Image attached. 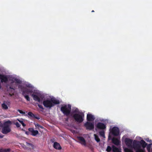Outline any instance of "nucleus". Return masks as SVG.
I'll return each instance as SVG.
<instances>
[{"label": "nucleus", "instance_id": "6", "mask_svg": "<svg viewBox=\"0 0 152 152\" xmlns=\"http://www.w3.org/2000/svg\"><path fill=\"white\" fill-rule=\"evenodd\" d=\"M32 96L35 101L39 102H42L43 98V95L37 91L34 92V94H32Z\"/></svg>", "mask_w": 152, "mask_h": 152}, {"label": "nucleus", "instance_id": "28", "mask_svg": "<svg viewBox=\"0 0 152 152\" xmlns=\"http://www.w3.org/2000/svg\"><path fill=\"white\" fill-rule=\"evenodd\" d=\"M15 124L17 127H19L20 126V125L18 122H16L15 123Z\"/></svg>", "mask_w": 152, "mask_h": 152}, {"label": "nucleus", "instance_id": "22", "mask_svg": "<svg viewBox=\"0 0 152 152\" xmlns=\"http://www.w3.org/2000/svg\"><path fill=\"white\" fill-rule=\"evenodd\" d=\"M99 134L101 136L104 138H105L104 132V131H101L99 132Z\"/></svg>", "mask_w": 152, "mask_h": 152}, {"label": "nucleus", "instance_id": "19", "mask_svg": "<svg viewBox=\"0 0 152 152\" xmlns=\"http://www.w3.org/2000/svg\"><path fill=\"white\" fill-rule=\"evenodd\" d=\"M94 136L95 139L97 142H100V139L99 138V137L96 134H94Z\"/></svg>", "mask_w": 152, "mask_h": 152}, {"label": "nucleus", "instance_id": "17", "mask_svg": "<svg viewBox=\"0 0 152 152\" xmlns=\"http://www.w3.org/2000/svg\"><path fill=\"white\" fill-rule=\"evenodd\" d=\"M113 150L114 152H121V149L120 148H116L114 146H113Z\"/></svg>", "mask_w": 152, "mask_h": 152}, {"label": "nucleus", "instance_id": "33", "mask_svg": "<svg viewBox=\"0 0 152 152\" xmlns=\"http://www.w3.org/2000/svg\"><path fill=\"white\" fill-rule=\"evenodd\" d=\"M139 138L140 139H141V138L140 137H139Z\"/></svg>", "mask_w": 152, "mask_h": 152}, {"label": "nucleus", "instance_id": "14", "mask_svg": "<svg viewBox=\"0 0 152 152\" xmlns=\"http://www.w3.org/2000/svg\"><path fill=\"white\" fill-rule=\"evenodd\" d=\"M94 116L90 113H88L87 115V119L88 121H92L94 120Z\"/></svg>", "mask_w": 152, "mask_h": 152}, {"label": "nucleus", "instance_id": "15", "mask_svg": "<svg viewBox=\"0 0 152 152\" xmlns=\"http://www.w3.org/2000/svg\"><path fill=\"white\" fill-rule=\"evenodd\" d=\"M53 147L57 149L60 150L61 149V148L59 144L56 142L54 143Z\"/></svg>", "mask_w": 152, "mask_h": 152}, {"label": "nucleus", "instance_id": "9", "mask_svg": "<svg viewBox=\"0 0 152 152\" xmlns=\"http://www.w3.org/2000/svg\"><path fill=\"white\" fill-rule=\"evenodd\" d=\"M86 129L90 130H92L94 128V124L93 123L86 122L84 125Z\"/></svg>", "mask_w": 152, "mask_h": 152}, {"label": "nucleus", "instance_id": "8", "mask_svg": "<svg viewBox=\"0 0 152 152\" xmlns=\"http://www.w3.org/2000/svg\"><path fill=\"white\" fill-rule=\"evenodd\" d=\"M77 139L79 142L83 145L88 147V148H90L91 146L88 145L86 143L85 139L81 137H77Z\"/></svg>", "mask_w": 152, "mask_h": 152}, {"label": "nucleus", "instance_id": "29", "mask_svg": "<svg viewBox=\"0 0 152 152\" xmlns=\"http://www.w3.org/2000/svg\"><path fill=\"white\" fill-rule=\"evenodd\" d=\"M38 107L39 108L41 109L42 110L43 109V107L42 106V105H40V104H38Z\"/></svg>", "mask_w": 152, "mask_h": 152}, {"label": "nucleus", "instance_id": "18", "mask_svg": "<svg viewBox=\"0 0 152 152\" xmlns=\"http://www.w3.org/2000/svg\"><path fill=\"white\" fill-rule=\"evenodd\" d=\"M18 120L19 121V122L23 126H26V125L24 124L23 122V119H17L16 120Z\"/></svg>", "mask_w": 152, "mask_h": 152}, {"label": "nucleus", "instance_id": "20", "mask_svg": "<svg viewBox=\"0 0 152 152\" xmlns=\"http://www.w3.org/2000/svg\"><path fill=\"white\" fill-rule=\"evenodd\" d=\"M124 150L125 152H133L132 149H129L126 148H124Z\"/></svg>", "mask_w": 152, "mask_h": 152}, {"label": "nucleus", "instance_id": "30", "mask_svg": "<svg viewBox=\"0 0 152 152\" xmlns=\"http://www.w3.org/2000/svg\"><path fill=\"white\" fill-rule=\"evenodd\" d=\"M146 140L148 142H151V140H149V139H146Z\"/></svg>", "mask_w": 152, "mask_h": 152}, {"label": "nucleus", "instance_id": "26", "mask_svg": "<svg viewBox=\"0 0 152 152\" xmlns=\"http://www.w3.org/2000/svg\"><path fill=\"white\" fill-rule=\"evenodd\" d=\"M18 111L20 114L23 115L25 114V113L22 110H18Z\"/></svg>", "mask_w": 152, "mask_h": 152}, {"label": "nucleus", "instance_id": "13", "mask_svg": "<svg viewBox=\"0 0 152 152\" xmlns=\"http://www.w3.org/2000/svg\"><path fill=\"white\" fill-rule=\"evenodd\" d=\"M28 130L31 133V134L33 136H36L39 133V132L38 131L35 130L32 128H29Z\"/></svg>", "mask_w": 152, "mask_h": 152}, {"label": "nucleus", "instance_id": "16", "mask_svg": "<svg viewBox=\"0 0 152 152\" xmlns=\"http://www.w3.org/2000/svg\"><path fill=\"white\" fill-rule=\"evenodd\" d=\"M112 141L115 144L118 145L120 143L119 140L118 139L115 138H113L112 139Z\"/></svg>", "mask_w": 152, "mask_h": 152}, {"label": "nucleus", "instance_id": "2", "mask_svg": "<svg viewBox=\"0 0 152 152\" xmlns=\"http://www.w3.org/2000/svg\"><path fill=\"white\" fill-rule=\"evenodd\" d=\"M125 136L123 137L124 140L126 145L129 147L134 149L136 150V152H145L144 148L146 145V143L143 140L140 142L136 140L130 139L128 138H125Z\"/></svg>", "mask_w": 152, "mask_h": 152}, {"label": "nucleus", "instance_id": "11", "mask_svg": "<svg viewBox=\"0 0 152 152\" xmlns=\"http://www.w3.org/2000/svg\"><path fill=\"white\" fill-rule=\"evenodd\" d=\"M106 127V125L102 123H99L96 125V129H105Z\"/></svg>", "mask_w": 152, "mask_h": 152}, {"label": "nucleus", "instance_id": "31", "mask_svg": "<svg viewBox=\"0 0 152 152\" xmlns=\"http://www.w3.org/2000/svg\"><path fill=\"white\" fill-rule=\"evenodd\" d=\"M26 134H28V132H26Z\"/></svg>", "mask_w": 152, "mask_h": 152}, {"label": "nucleus", "instance_id": "3", "mask_svg": "<svg viewBox=\"0 0 152 152\" xmlns=\"http://www.w3.org/2000/svg\"><path fill=\"white\" fill-rule=\"evenodd\" d=\"M59 103V101L53 96H48L44 99L43 104L44 106L47 108H50L55 104Z\"/></svg>", "mask_w": 152, "mask_h": 152}, {"label": "nucleus", "instance_id": "23", "mask_svg": "<svg viewBox=\"0 0 152 152\" xmlns=\"http://www.w3.org/2000/svg\"><path fill=\"white\" fill-rule=\"evenodd\" d=\"M151 144H149L147 146V148L148 152H151V151L150 150L151 148Z\"/></svg>", "mask_w": 152, "mask_h": 152}, {"label": "nucleus", "instance_id": "1", "mask_svg": "<svg viewBox=\"0 0 152 152\" xmlns=\"http://www.w3.org/2000/svg\"><path fill=\"white\" fill-rule=\"evenodd\" d=\"M0 79L1 80L2 83H6L7 81H9L10 83V88L13 90L16 86H18L19 88L21 89L25 98L27 101L30 100V98L28 96L25 94L26 93L31 94L34 91L33 87L31 84L28 82H25V83L22 84L20 85L21 81L17 78L15 75L6 76L0 74ZM1 87V83L0 82V88Z\"/></svg>", "mask_w": 152, "mask_h": 152}, {"label": "nucleus", "instance_id": "25", "mask_svg": "<svg viewBox=\"0 0 152 152\" xmlns=\"http://www.w3.org/2000/svg\"><path fill=\"white\" fill-rule=\"evenodd\" d=\"M35 127L36 128L39 127H40V128H43V127L42 126H40L38 124H35Z\"/></svg>", "mask_w": 152, "mask_h": 152}, {"label": "nucleus", "instance_id": "34", "mask_svg": "<svg viewBox=\"0 0 152 152\" xmlns=\"http://www.w3.org/2000/svg\"><path fill=\"white\" fill-rule=\"evenodd\" d=\"M10 94L11 95V96L12 95Z\"/></svg>", "mask_w": 152, "mask_h": 152}, {"label": "nucleus", "instance_id": "4", "mask_svg": "<svg viewBox=\"0 0 152 152\" xmlns=\"http://www.w3.org/2000/svg\"><path fill=\"white\" fill-rule=\"evenodd\" d=\"M73 117L75 120L78 122H81L83 120L84 115L83 113L79 111L77 108H74L73 109Z\"/></svg>", "mask_w": 152, "mask_h": 152}, {"label": "nucleus", "instance_id": "21", "mask_svg": "<svg viewBox=\"0 0 152 152\" xmlns=\"http://www.w3.org/2000/svg\"><path fill=\"white\" fill-rule=\"evenodd\" d=\"M10 149H0V152H7L10 151Z\"/></svg>", "mask_w": 152, "mask_h": 152}, {"label": "nucleus", "instance_id": "5", "mask_svg": "<svg viewBox=\"0 0 152 152\" xmlns=\"http://www.w3.org/2000/svg\"><path fill=\"white\" fill-rule=\"evenodd\" d=\"M11 124V122L10 121H8L4 123L2 129V132L3 134H6L10 132V126Z\"/></svg>", "mask_w": 152, "mask_h": 152}, {"label": "nucleus", "instance_id": "12", "mask_svg": "<svg viewBox=\"0 0 152 152\" xmlns=\"http://www.w3.org/2000/svg\"><path fill=\"white\" fill-rule=\"evenodd\" d=\"M10 104L9 102H4L1 105L3 109L7 110Z\"/></svg>", "mask_w": 152, "mask_h": 152}, {"label": "nucleus", "instance_id": "10", "mask_svg": "<svg viewBox=\"0 0 152 152\" xmlns=\"http://www.w3.org/2000/svg\"><path fill=\"white\" fill-rule=\"evenodd\" d=\"M110 132L115 136L118 135L119 133V131L118 127H114L110 129Z\"/></svg>", "mask_w": 152, "mask_h": 152}, {"label": "nucleus", "instance_id": "32", "mask_svg": "<svg viewBox=\"0 0 152 152\" xmlns=\"http://www.w3.org/2000/svg\"><path fill=\"white\" fill-rule=\"evenodd\" d=\"M94 12V11L93 10H92L91 11L92 12Z\"/></svg>", "mask_w": 152, "mask_h": 152}, {"label": "nucleus", "instance_id": "7", "mask_svg": "<svg viewBox=\"0 0 152 152\" xmlns=\"http://www.w3.org/2000/svg\"><path fill=\"white\" fill-rule=\"evenodd\" d=\"M71 110V106L70 105H63L61 108V110L64 114L67 115H69Z\"/></svg>", "mask_w": 152, "mask_h": 152}, {"label": "nucleus", "instance_id": "27", "mask_svg": "<svg viewBox=\"0 0 152 152\" xmlns=\"http://www.w3.org/2000/svg\"><path fill=\"white\" fill-rule=\"evenodd\" d=\"M111 148L110 147L108 146L107 148L106 151L108 152H110L111 150Z\"/></svg>", "mask_w": 152, "mask_h": 152}, {"label": "nucleus", "instance_id": "24", "mask_svg": "<svg viewBox=\"0 0 152 152\" xmlns=\"http://www.w3.org/2000/svg\"><path fill=\"white\" fill-rule=\"evenodd\" d=\"M28 115L29 116L31 117L34 116V115L31 112H29L28 113Z\"/></svg>", "mask_w": 152, "mask_h": 152}]
</instances>
